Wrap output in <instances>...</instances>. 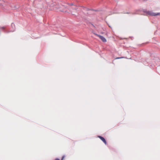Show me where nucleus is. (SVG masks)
<instances>
[{
  "mask_svg": "<svg viewBox=\"0 0 160 160\" xmlns=\"http://www.w3.org/2000/svg\"><path fill=\"white\" fill-rule=\"evenodd\" d=\"M147 14L148 15H151V16H155L157 15H160V13H154L153 12H151L148 11L147 12Z\"/></svg>",
  "mask_w": 160,
  "mask_h": 160,
  "instance_id": "nucleus-1",
  "label": "nucleus"
},
{
  "mask_svg": "<svg viewBox=\"0 0 160 160\" xmlns=\"http://www.w3.org/2000/svg\"><path fill=\"white\" fill-rule=\"evenodd\" d=\"M95 35H96V36H98V37H99L103 42H106V41H107L106 39L103 37L102 36L97 34H95Z\"/></svg>",
  "mask_w": 160,
  "mask_h": 160,
  "instance_id": "nucleus-2",
  "label": "nucleus"
},
{
  "mask_svg": "<svg viewBox=\"0 0 160 160\" xmlns=\"http://www.w3.org/2000/svg\"><path fill=\"white\" fill-rule=\"evenodd\" d=\"M98 137L102 141L105 145H107V142L104 138L99 136H98Z\"/></svg>",
  "mask_w": 160,
  "mask_h": 160,
  "instance_id": "nucleus-3",
  "label": "nucleus"
},
{
  "mask_svg": "<svg viewBox=\"0 0 160 160\" xmlns=\"http://www.w3.org/2000/svg\"><path fill=\"white\" fill-rule=\"evenodd\" d=\"M64 157H65V156H63L62 157V159L61 160H63L64 158Z\"/></svg>",
  "mask_w": 160,
  "mask_h": 160,
  "instance_id": "nucleus-4",
  "label": "nucleus"
},
{
  "mask_svg": "<svg viewBox=\"0 0 160 160\" xmlns=\"http://www.w3.org/2000/svg\"><path fill=\"white\" fill-rule=\"evenodd\" d=\"M116 58V59H120V58Z\"/></svg>",
  "mask_w": 160,
  "mask_h": 160,
  "instance_id": "nucleus-5",
  "label": "nucleus"
},
{
  "mask_svg": "<svg viewBox=\"0 0 160 160\" xmlns=\"http://www.w3.org/2000/svg\"><path fill=\"white\" fill-rule=\"evenodd\" d=\"M55 160H60L58 158H56L55 159Z\"/></svg>",
  "mask_w": 160,
  "mask_h": 160,
  "instance_id": "nucleus-6",
  "label": "nucleus"
},
{
  "mask_svg": "<svg viewBox=\"0 0 160 160\" xmlns=\"http://www.w3.org/2000/svg\"><path fill=\"white\" fill-rule=\"evenodd\" d=\"M61 11L62 12H64L65 11L64 10H61Z\"/></svg>",
  "mask_w": 160,
  "mask_h": 160,
  "instance_id": "nucleus-7",
  "label": "nucleus"
},
{
  "mask_svg": "<svg viewBox=\"0 0 160 160\" xmlns=\"http://www.w3.org/2000/svg\"><path fill=\"white\" fill-rule=\"evenodd\" d=\"M73 5V4L72 3L71 4V5Z\"/></svg>",
  "mask_w": 160,
  "mask_h": 160,
  "instance_id": "nucleus-8",
  "label": "nucleus"
}]
</instances>
